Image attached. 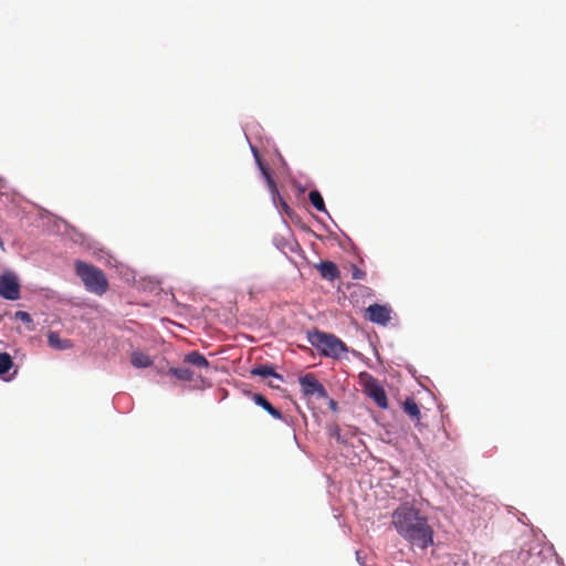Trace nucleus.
<instances>
[{"label": "nucleus", "mask_w": 566, "mask_h": 566, "mask_svg": "<svg viewBox=\"0 0 566 566\" xmlns=\"http://www.w3.org/2000/svg\"><path fill=\"white\" fill-rule=\"evenodd\" d=\"M0 296L9 301L20 298V283L13 272L6 271L0 275Z\"/></svg>", "instance_id": "obj_4"}, {"label": "nucleus", "mask_w": 566, "mask_h": 566, "mask_svg": "<svg viewBox=\"0 0 566 566\" xmlns=\"http://www.w3.org/2000/svg\"><path fill=\"white\" fill-rule=\"evenodd\" d=\"M352 276L354 280H363L366 276V273L357 268L356 265H353V273Z\"/></svg>", "instance_id": "obj_21"}, {"label": "nucleus", "mask_w": 566, "mask_h": 566, "mask_svg": "<svg viewBox=\"0 0 566 566\" xmlns=\"http://www.w3.org/2000/svg\"><path fill=\"white\" fill-rule=\"evenodd\" d=\"M308 199L313 207L321 212H326V207L322 195L317 190H312L308 193Z\"/></svg>", "instance_id": "obj_16"}, {"label": "nucleus", "mask_w": 566, "mask_h": 566, "mask_svg": "<svg viewBox=\"0 0 566 566\" xmlns=\"http://www.w3.org/2000/svg\"><path fill=\"white\" fill-rule=\"evenodd\" d=\"M328 436L331 438H334L338 442H343V439L340 436V428L338 424H332L328 427Z\"/></svg>", "instance_id": "obj_18"}, {"label": "nucleus", "mask_w": 566, "mask_h": 566, "mask_svg": "<svg viewBox=\"0 0 566 566\" xmlns=\"http://www.w3.org/2000/svg\"><path fill=\"white\" fill-rule=\"evenodd\" d=\"M261 170L268 181V185L269 187L272 189V190H276V185H275V181L273 180L269 169L266 167H261Z\"/></svg>", "instance_id": "obj_20"}, {"label": "nucleus", "mask_w": 566, "mask_h": 566, "mask_svg": "<svg viewBox=\"0 0 566 566\" xmlns=\"http://www.w3.org/2000/svg\"><path fill=\"white\" fill-rule=\"evenodd\" d=\"M328 405H329V408L332 410H336L337 409V402L335 400L332 399Z\"/></svg>", "instance_id": "obj_22"}, {"label": "nucleus", "mask_w": 566, "mask_h": 566, "mask_svg": "<svg viewBox=\"0 0 566 566\" xmlns=\"http://www.w3.org/2000/svg\"><path fill=\"white\" fill-rule=\"evenodd\" d=\"M75 273L88 292L99 296L107 292L108 280L99 268L84 261H76Z\"/></svg>", "instance_id": "obj_2"}, {"label": "nucleus", "mask_w": 566, "mask_h": 566, "mask_svg": "<svg viewBox=\"0 0 566 566\" xmlns=\"http://www.w3.org/2000/svg\"><path fill=\"white\" fill-rule=\"evenodd\" d=\"M403 411L411 418V420L419 422L421 418V412L418 407V403L413 398H407L402 403Z\"/></svg>", "instance_id": "obj_12"}, {"label": "nucleus", "mask_w": 566, "mask_h": 566, "mask_svg": "<svg viewBox=\"0 0 566 566\" xmlns=\"http://www.w3.org/2000/svg\"><path fill=\"white\" fill-rule=\"evenodd\" d=\"M321 276L328 281H334L339 277L340 272L337 265L332 261H323L316 265Z\"/></svg>", "instance_id": "obj_8"}, {"label": "nucleus", "mask_w": 566, "mask_h": 566, "mask_svg": "<svg viewBox=\"0 0 566 566\" xmlns=\"http://www.w3.org/2000/svg\"><path fill=\"white\" fill-rule=\"evenodd\" d=\"M308 342L324 357L337 359L348 352L346 344L333 334L315 331L308 333Z\"/></svg>", "instance_id": "obj_3"}, {"label": "nucleus", "mask_w": 566, "mask_h": 566, "mask_svg": "<svg viewBox=\"0 0 566 566\" xmlns=\"http://www.w3.org/2000/svg\"><path fill=\"white\" fill-rule=\"evenodd\" d=\"M14 317L25 324H31L33 322L31 315L24 311L15 312Z\"/></svg>", "instance_id": "obj_19"}, {"label": "nucleus", "mask_w": 566, "mask_h": 566, "mask_svg": "<svg viewBox=\"0 0 566 566\" xmlns=\"http://www.w3.org/2000/svg\"><path fill=\"white\" fill-rule=\"evenodd\" d=\"M252 400L260 407H262L268 413H270L273 418L282 420V412L274 408L269 400L261 394H253Z\"/></svg>", "instance_id": "obj_9"}, {"label": "nucleus", "mask_w": 566, "mask_h": 566, "mask_svg": "<svg viewBox=\"0 0 566 566\" xmlns=\"http://www.w3.org/2000/svg\"><path fill=\"white\" fill-rule=\"evenodd\" d=\"M48 343L52 348L56 350H66L73 347L71 339L61 338L56 332H49Z\"/></svg>", "instance_id": "obj_10"}, {"label": "nucleus", "mask_w": 566, "mask_h": 566, "mask_svg": "<svg viewBox=\"0 0 566 566\" xmlns=\"http://www.w3.org/2000/svg\"><path fill=\"white\" fill-rule=\"evenodd\" d=\"M169 373L184 381H191L193 379V371L188 367L170 368Z\"/></svg>", "instance_id": "obj_15"}, {"label": "nucleus", "mask_w": 566, "mask_h": 566, "mask_svg": "<svg viewBox=\"0 0 566 566\" xmlns=\"http://www.w3.org/2000/svg\"><path fill=\"white\" fill-rule=\"evenodd\" d=\"M13 366L11 356L8 353H0V375L8 373Z\"/></svg>", "instance_id": "obj_17"}, {"label": "nucleus", "mask_w": 566, "mask_h": 566, "mask_svg": "<svg viewBox=\"0 0 566 566\" xmlns=\"http://www.w3.org/2000/svg\"><path fill=\"white\" fill-rule=\"evenodd\" d=\"M367 395L375 401V403L381 408L386 409L388 407L387 395L382 387L379 386L377 380L373 379L367 384L366 387Z\"/></svg>", "instance_id": "obj_7"}, {"label": "nucleus", "mask_w": 566, "mask_h": 566, "mask_svg": "<svg viewBox=\"0 0 566 566\" xmlns=\"http://www.w3.org/2000/svg\"><path fill=\"white\" fill-rule=\"evenodd\" d=\"M184 363L196 366L198 368H206V369L209 368V366H210L207 358L202 354H200L199 352H196V350L188 353L184 358Z\"/></svg>", "instance_id": "obj_11"}, {"label": "nucleus", "mask_w": 566, "mask_h": 566, "mask_svg": "<svg viewBox=\"0 0 566 566\" xmlns=\"http://www.w3.org/2000/svg\"><path fill=\"white\" fill-rule=\"evenodd\" d=\"M391 310L386 305L373 304L366 310V317L376 324L387 325L391 319Z\"/></svg>", "instance_id": "obj_6"}, {"label": "nucleus", "mask_w": 566, "mask_h": 566, "mask_svg": "<svg viewBox=\"0 0 566 566\" xmlns=\"http://www.w3.org/2000/svg\"><path fill=\"white\" fill-rule=\"evenodd\" d=\"M132 365L136 368H147L153 365V359L143 352H133L130 357Z\"/></svg>", "instance_id": "obj_14"}, {"label": "nucleus", "mask_w": 566, "mask_h": 566, "mask_svg": "<svg viewBox=\"0 0 566 566\" xmlns=\"http://www.w3.org/2000/svg\"><path fill=\"white\" fill-rule=\"evenodd\" d=\"M302 392L305 397L316 396L321 399H326L328 397L327 390L325 387L318 381L314 374H306L298 379Z\"/></svg>", "instance_id": "obj_5"}, {"label": "nucleus", "mask_w": 566, "mask_h": 566, "mask_svg": "<svg viewBox=\"0 0 566 566\" xmlns=\"http://www.w3.org/2000/svg\"><path fill=\"white\" fill-rule=\"evenodd\" d=\"M0 248H1L2 250H4L3 241H2V239H1V238H0Z\"/></svg>", "instance_id": "obj_23"}, {"label": "nucleus", "mask_w": 566, "mask_h": 566, "mask_svg": "<svg viewBox=\"0 0 566 566\" xmlns=\"http://www.w3.org/2000/svg\"><path fill=\"white\" fill-rule=\"evenodd\" d=\"M251 375L260 377H274L283 380V377L277 374L272 365H260L251 369Z\"/></svg>", "instance_id": "obj_13"}, {"label": "nucleus", "mask_w": 566, "mask_h": 566, "mask_svg": "<svg viewBox=\"0 0 566 566\" xmlns=\"http://www.w3.org/2000/svg\"><path fill=\"white\" fill-rule=\"evenodd\" d=\"M392 524L398 534L412 546L426 549L433 544V530L428 518L409 503H403L394 511Z\"/></svg>", "instance_id": "obj_1"}]
</instances>
